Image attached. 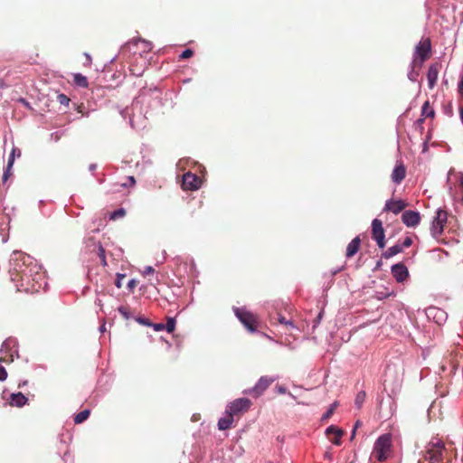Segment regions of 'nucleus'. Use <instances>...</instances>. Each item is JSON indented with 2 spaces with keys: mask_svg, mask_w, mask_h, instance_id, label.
Segmentation results:
<instances>
[{
  "mask_svg": "<svg viewBox=\"0 0 463 463\" xmlns=\"http://www.w3.org/2000/svg\"><path fill=\"white\" fill-rule=\"evenodd\" d=\"M440 68L441 65L439 63H434L429 67L427 80L428 86L430 89H433L434 86L436 85Z\"/></svg>",
  "mask_w": 463,
  "mask_h": 463,
  "instance_id": "2eb2a0df",
  "label": "nucleus"
},
{
  "mask_svg": "<svg viewBox=\"0 0 463 463\" xmlns=\"http://www.w3.org/2000/svg\"><path fill=\"white\" fill-rule=\"evenodd\" d=\"M372 238L376 241L380 249L385 247V233L383 227V222L379 219H374L372 222Z\"/></svg>",
  "mask_w": 463,
  "mask_h": 463,
  "instance_id": "1a4fd4ad",
  "label": "nucleus"
},
{
  "mask_svg": "<svg viewBox=\"0 0 463 463\" xmlns=\"http://www.w3.org/2000/svg\"><path fill=\"white\" fill-rule=\"evenodd\" d=\"M251 402L248 398H239L230 403L227 413L237 416L249 411Z\"/></svg>",
  "mask_w": 463,
  "mask_h": 463,
  "instance_id": "6e6552de",
  "label": "nucleus"
},
{
  "mask_svg": "<svg viewBox=\"0 0 463 463\" xmlns=\"http://www.w3.org/2000/svg\"><path fill=\"white\" fill-rule=\"evenodd\" d=\"M445 449V445L442 441H430L426 449L425 458L430 463H439L442 461V455Z\"/></svg>",
  "mask_w": 463,
  "mask_h": 463,
  "instance_id": "39448f33",
  "label": "nucleus"
},
{
  "mask_svg": "<svg viewBox=\"0 0 463 463\" xmlns=\"http://www.w3.org/2000/svg\"><path fill=\"white\" fill-rule=\"evenodd\" d=\"M176 321L174 317H167L166 324H165V330L168 333H172L175 329Z\"/></svg>",
  "mask_w": 463,
  "mask_h": 463,
  "instance_id": "a878e982",
  "label": "nucleus"
},
{
  "mask_svg": "<svg viewBox=\"0 0 463 463\" xmlns=\"http://www.w3.org/2000/svg\"><path fill=\"white\" fill-rule=\"evenodd\" d=\"M57 100L60 104L68 106L71 99L65 94H59Z\"/></svg>",
  "mask_w": 463,
  "mask_h": 463,
  "instance_id": "7c9ffc66",
  "label": "nucleus"
},
{
  "mask_svg": "<svg viewBox=\"0 0 463 463\" xmlns=\"http://www.w3.org/2000/svg\"><path fill=\"white\" fill-rule=\"evenodd\" d=\"M73 81L76 85H78L80 87H82V88L88 87L87 78L80 73H76L73 75Z\"/></svg>",
  "mask_w": 463,
  "mask_h": 463,
  "instance_id": "b1692460",
  "label": "nucleus"
},
{
  "mask_svg": "<svg viewBox=\"0 0 463 463\" xmlns=\"http://www.w3.org/2000/svg\"><path fill=\"white\" fill-rule=\"evenodd\" d=\"M401 252H402V246L400 244H395L394 246L390 247L388 250L383 251L382 253V258L387 260Z\"/></svg>",
  "mask_w": 463,
  "mask_h": 463,
  "instance_id": "412c9836",
  "label": "nucleus"
},
{
  "mask_svg": "<svg viewBox=\"0 0 463 463\" xmlns=\"http://www.w3.org/2000/svg\"><path fill=\"white\" fill-rule=\"evenodd\" d=\"M235 315L249 331L255 332L257 330L259 321L254 314L246 309L237 307Z\"/></svg>",
  "mask_w": 463,
  "mask_h": 463,
  "instance_id": "423d86ee",
  "label": "nucleus"
},
{
  "mask_svg": "<svg viewBox=\"0 0 463 463\" xmlns=\"http://www.w3.org/2000/svg\"><path fill=\"white\" fill-rule=\"evenodd\" d=\"M41 267L28 254L14 251L10 260L9 274L20 291H37L36 284L43 279Z\"/></svg>",
  "mask_w": 463,
  "mask_h": 463,
  "instance_id": "f257e3e1",
  "label": "nucleus"
},
{
  "mask_svg": "<svg viewBox=\"0 0 463 463\" xmlns=\"http://www.w3.org/2000/svg\"><path fill=\"white\" fill-rule=\"evenodd\" d=\"M28 402V398L25 397L22 392L12 393L10 395L9 403L11 406L23 407Z\"/></svg>",
  "mask_w": 463,
  "mask_h": 463,
  "instance_id": "a211bd4d",
  "label": "nucleus"
},
{
  "mask_svg": "<svg viewBox=\"0 0 463 463\" xmlns=\"http://www.w3.org/2000/svg\"><path fill=\"white\" fill-rule=\"evenodd\" d=\"M7 378V372L4 366L0 364V381H5Z\"/></svg>",
  "mask_w": 463,
  "mask_h": 463,
  "instance_id": "e433bc0d",
  "label": "nucleus"
},
{
  "mask_svg": "<svg viewBox=\"0 0 463 463\" xmlns=\"http://www.w3.org/2000/svg\"><path fill=\"white\" fill-rule=\"evenodd\" d=\"M421 118H419L417 122L421 124L424 118H433L435 117V111L430 106V101L426 100L421 108Z\"/></svg>",
  "mask_w": 463,
  "mask_h": 463,
  "instance_id": "6ab92c4d",
  "label": "nucleus"
},
{
  "mask_svg": "<svg viewBox=\"0 0 463 463\" xmlns=\"http://www.w3.org/2000/svg\"><path fill=\"white\" fill-rule=\"evenodd\" d=\"M201 179L190 172L183 175L182 187L184 190H196L200 187Z\"/></svg>",
  "mask_w": 463,
  "mask_h": 463,
  "instance_id": "9b49d317",
  "label": "nucleus"
},
{
  "mask_svg": "<svg viewBox=\"0 0 463 463\" xmlns=\"http://www.w3.org/2000/svg\"><path fill=\"white\" fill-rule=\"evenodd\" d=\"M361 425V421L357 420L355 422V425H354V430H353V433H352V436H351V439H354V435H355V430Z\"/></svg>",
  "mask_w": 463,
  "mask_h": 463,
  "instance_id": "79ce46f5",
  "label": "nucleus"
},
{
  "mask_svg": "<svg viewBox=\"0 0 463 463\" xmlns=\"http://www.w3.org/2000/svg\"><path fill=\"white\" fill-rule=\"evenodd\" d=\"M150 326H152L155 331L165 330V324H163V323H152V325Z\"/></svg>",
  "mask_w": 463,
  "mask_h": 463,
  "instance_id": "f704fd0d",
  "label": "nucleus"
},
{
  "mask_svg": "<svg viewBox=\"0 0 463 463\" xmlns=\"http://www.w3.org/2000/svg\"><path fill=\"white\" fill-rule=\"evenodd\" d=\"M17 149L16 148H14L9 156V159H8V164H7V167H6V170L5 171L4 173V176L3 178L5 180L7 179L8 177V175H9V172H10V169L12 168L13 166V164H14V158H15V153H16ZM18 156H20V151L18 150Z\"/></svg>",
  "mask_w": 463,
  "mask_h": 463,
  "instance_id": "4be33fe9",
  "label": "nucleus"
},
{
  "mask_svg": "<svg viewBox=\"0 0 463 463\" xmlns=\"http://www.w3.org/2000/svg\"><path fill=\"white\" fill-rule=\"evenodd\" d=\"M277 389V392L279 393V394H284L287 392V389L284 387V386H281V385H278L276 387Z\"/></svg>",
  "mask_w": 463,
  "mask_h": 463,
  "instance_id": "a19ab883",
  "label": "nucleus"
},
{
  "mask_svg": "<svg viewBox=\"0 0 463 463\" xmlns=\"http://www.w3.org/2000/svg\"><path fill=\"white\" fill-rule=\"evenodd\" d=\"M373 454L380 462H383L392 457V436L391 433L383 434L376 439Z\"/></svg>",
  "mask_w": 463,
  "mask_h": 463,
  "instance_id": "f03ea898",
  "label": "nucleus"
},
{
  "mask_svg": "<svg viewBox=\"0 0 463 463\" xmlns=\"http://www.w3.org/2000/svg\"><path fill=\"white\" fill-rule=\"evenodd\" d=\"M278 320H279V324L285 325L287 326H290L292 328L295 327V326L291 320H287L285 317H283L279 314Z\"/></svg>",
  "mask_w": 463,
  "mask_h": 463,
  "instance_id": "c756f323",
  "label": "nucleus"
},
{
  "mask_svg": "<svg viewBox=\"0 0 463 463\" xmlns=\"http://www.w3.org/2000/svg\"><path fill=\"white\" fill-rule=\"evenodd\" d=\"M136 320L143 326H150L152 325V322H150L149 319L146 317H137Z\"/></svg>",
  "mask_w": 463,
  "mask_h": 463,
  "instance_id": "473e14b6",
  "label": "nucleus"
},
{
  "mask_svg": "<svg viewBox=\"0 0 463 463\" xmlns=\"http://www.w3.org/2000/svg\"><path fill=\"white\" fill-rule=\"evenodd\" d=\"M5 87V82L3 80H0V89H3Z\"/></svg>",
  "mask_w": 463,
  "mask_h": 463,
  "instance_id": "c03bdc74",
  "label": "nucleus"
},
{
  "mask_svg": "<svg viewBox=\"0 0 463 463\" xmlns=\"http://www.w3.org/2000/svg\"><path fill=\"white\" fill-rule=\"evenodd\" d=\"M461 185H463V181L461 182Z\"/></svg>",
  "mask_w": 463,
  "mask_h": 463,
  "instance_id": "3c124183",
  "label": "nucleus"
},
{
  "mask_svg": "<svg viewBox=\"0 0 463 463\" xmlns=\"http://www.w3.org/2000/svg\"><path fill=\"white\" fill-rule=\"evenodd\" d=\"M448 221V213L442 209H439L436 212V215L433 218L430 232L434 239L439 240L443 233L444 227Z\"/></svg>",
  "mask_w": 463,
  "mask_h": 463,
  "instance_id": "20e7f679",
  "label": "nucleus"
},
{
  "mask_svg": "<svg viewBox=\"0 0 463 463\" xmlns=\"http://www.w3.org/2000/svg\"><path fill=\"white\" fill-rule=\"evenodd\" d=\"M129 179H130V182L134 184H135V178L133 176H130Z\"/></svg>",
  "mask_w": 463,
  "mask_h": 463,
  "instance_id": "de8ad7c7",
  "label": "nucleus"
},
{
  "mask_svg": "<svg viewBox=\"0 0 463 463\" xmlns=\"http://www.w3.org/2000/svg\"><path fill=\"white\" fill-rule=\"evenodd\" d=\"M431 55V42L430 38H424L415 47L411 66L413 69L420 68L425 61Z\"/></svg>",
  "mask_w": 463,
  "mask_h": 463,
  "instance_id": "7ed1b4c3",
  "label": "nucleus"
},
{
  "mask_svg": "<svg viewBox=\"0 0 463 463\" xmlns=\"http://www.w3.org/2000/svg\"><path fill=\"white\" fill-rule=\"evenodd\" d=\"M392 274L398 282H403L409 277L408 269L402 263L394 264L392 267Z\"/></svg>",
  "mask_w": 463,
  "mask_h": 463,
  "instance_id": "4468645a",
  "label": "nucleus"
},
{
  "mask_svg": "<svg viewBox=\"0 0 463 463\" xmlns=\"http://www.w3.org/2000/svg\"><path fill=\"white\" fill-rule=\"evenodd\" d=\"M136 286H137V282H136V280H135V279H131V280L128 282V287L129 288H134Z\"/></svg>",
  "mask_w": 463,
  "mask_h": 463,
  "instance_id": "37998d69",
  "label": "nucleus"
},
{
  "mask_svg": "<svg viewBox=\"0 0 463 463\" xmlns=\"http://www.w3.org/2000/svg\"><path fill=\"white\" fill-rule=\"evenodd\" d=\"M406 176V168L402 163H399L395 165L392 173V180L395 184H400Z\"/></svg>",
  "mask_w": 463,
  "mask_h": 463,
  "instance_id": "f3484780",
  "label": "nucleus"
},
{
  "mask_svg": "<svg viewBox=\"0 0 463 463\" xmlns=\"http://www.w3.org/2000/svg\"><path fill=\"white\" fill-rule=\"evenodd\" d=\"M336 406H337V403H336V402H334V403L330 406V408L327 410V411L324 414L323 418H324V419H328V418H330V417L333 415V413H334V411H335V410Z\"/></svg>",
  "mask_w": 463,
  "mask_h": 463,
  "instance_id": "2f4dec72",
  "label": "nucleus"
},
{
  "mask_svg": "<svg viewBox=\"0 0 463 463\" xmlns=\"http://www.w3.org/2000/svg\"><path fill=\"white\" fill-rule=\"evenodd\" d=\"M118 310L125 319H129L131 317V312L128 307L121 306Z\"/></svg>",
  "mask_w": 463,
  "mask_h": 463,
  "instance_id": "c85d7f7f",
  "label": "nucleus"
},
{
  "mask_svg": "<svg viewBox=\"0 0 463 463\" xmlns=\"http://www.w3.org/2000/svg\"><path fill=\"white\" fill-rule=\"evenodd\" d=\"M86 57H87L88 60H90V57L89 54H86Z\"/></svg>",
  "mask_w": 463,
  "mask_h": 463,
  "instance_id": "8fccbe9b",
  "label": "nucleus"
},
{
  "mask_svg": "<svg viewBox=\"0 0 463 463\" xmlns=\"http://www.w3.org/2000/svg\"><path fill=\"white\" fill-rule=\"evenodd\" d=\"M365 398H366V393L364 391H361L356 394V397L354 400V404L358 409H360L363 406V404L365 401Z\"/></svg>",
  "mask_w": 463,
  "mask_h": 463,
  "instance_id": "393cba45",
  "label": "nucleus"
},
{
  "mask_svg": "<svg viewBox=\"0 0 463 463\" xmlns=\"http://www.w3.org/2000/svg\"><path fill=\"white\" fill-rule=\"evenodd\" d=\"M193 54H194V52L191 49H186L181 53L180 58L181 59H188V58L192 57Z\"/></svg>",
  "mask_w": 463,
  "mask_h": 463,
  "instance_id": "72a5a7b5",
  "label": "nucleus"
},
{
  "mask_svg": "<svg viewBox=\"0 0 463 463\" xmlns=\"http://www.w3.org/2000/svg\"><path fill=\"white\" fill-rule=\"evenodd\" d=\"M409 79H410L411 80H415V79H414V75H411V74H410V75H409Z\"/></svg>",
  "mask_w": 463,
  "mask_h": 463,
  "instance_id": "a18cd8bd",
  "label": "nucleus"
},
{
  "mask_svg": "<svg viewBox=\"0 0 463 463\" xmlns=\"http://www.w3.org/2000/svg\"><path fill=\"white\" fill-rule=\"evenodd\" d=\"M98 255L100 259L101 265L103 267H106L108 265V263H107V260H106L105 249L102 247L101 244H99V246H98Z\"/></svg>",
  "mask_w": 463,
  "mask_h": 463,
  "instance_id": "bb28decb",
  "label": "nucleus"
},
{
  "mask_svg": "<svg viewBox=\"0 0 463 463\" xmlns=\"http://www.w3.org/2000/svg\"><path fill=\"white\" fill-rule=\"evenodd\" d=\"M458 92L463 95V75L461 76V79L458 84Z\"/></svg>",
  "mask_w": 463,
  "mask_h": 463,
  "instance_id": "ea45409f",
  "label": "nucleus"
},
{
  "mask_svg": "<svg viewBox=\"0 0 463 463\" xmlns=\"http://www.w3.org/2000/svg\"><path fill=\"white\" fill-rule=\"evenodd\" d=\"M402 221L407 227L414 228L420 222V214L411 210L404 211L402 214Z\"/></svg>",
  "mask_w": 463,
  "mask_h": 463,
  "instance_id": "f8f14e48",
  "label": "nucleus"
},
{
  "mask_svg": "<svg viewBox=\"0 0 463 463\" xmlns=\"http://www.w3.org/2000/svg\"><path fill=\"white\" fill-rule=\"evenodd\" d=\"M325 457L330 458V455L328 453H326Z\"/></svg>",
  "mask_w": 463,
  "mask_h": 463,
  "instance_id": "09e8293b",
  "label": "nucleus"
},
{
  "mask_svg": "<svg viewBox=\"0 0 463 463\" xmlns=\"http://www.w3.org/2000/svg\"><path fill=\"white\" fill-rule=\"evenodd\" d=\"M124 278H125V275L119 274V273L117 274V280L115 282L117 288H120L122 287L121 279Z\"/></svg>",
  "mask_w": 463,
  "mask_h": 463,
  "instance_id": "4c0bfd02",
  "label": "nucleus"
},
{
  "mask_svg": "<svg viewBox=\"0 0 463 463\" xmlns=\"http://www.w3.org/2000/svg\"><path fill=\"white\" fill-rule=\"evenodd\" d=\"M233 422V416L231 413H227V415L223 418H221L218 421V428L221 430H226L232 427Z\"/></svg>",
  "mask_w": 463,
  "mask_h": 463,
  "instance_id": "aec40b11",
  "label": "nucleus"
},
{
  "mask_svg": "<svg viewBox=\"0 0 463 463\" xmlns=\"http://www.w3.org/2000/svg\"><path fill=\"white\" fill-rule=\"evenodd\" d=\"M126 215V210L124 208H119L116 211H114L113 213H110V220H117L118 218H122Z\"/></svg>",
  "mask_w": 463,
  "mask_h": 463,
  "instance_id": "cd10ccee",
  "label": "nucleus"
},
{
  "mask_svg": "<svg viewBox=\"0 0 463 463\" xmlns=\"http://www.w3.org/2000/svg\"><path fill=\"white\" fill-rule=\"evenodd\" d=\"M154 272H155L154 268L151 267V266H147V267L145 268L143 273H144V275H148V274H153Z\"/></svg>",
  "mask_w": 463,
  "mask_h": 463,
  "instance_id": "58836bf2",
  "label": "nucleus"
},
{
  "mask_svg": "<svg viewBox=\"0 0 463 463\" xmlns=\"http://www.w3.org/2000/svg\"><path fill=\"white\" fill-rule=\"evenodd\" d=\"M409 79H410L411 80H415V79H414V75H411V74H410V75H409Z\"/></svg>",
  "mask_w": 463,
  "mask_h": 463,
  "instance_id": "49530a36",
  "label": "nucleus"
},
{
  "mask_svg": "<svg viewBox=\"0 0 463 463\" xmlns=\"http://www.w3.org/2000/svg\"><path fill=\"white\" fill-rule=\"evenodd\" d=\"M361 248V239L359 236L354 238L347 245L345 257L347 259L353 258Z\"/></svg>",
  "mask_w": 463,
  "mask_h": 463,
  "instance_id": "dca6fc26",
  "label": "nucleus"
},
{
  "mask_svg": "<svg viewBox=\"0 0 463 463\" xmlns=\"http://www.w3.org/2000/svg\"><path fill=\"white\" fill-rule=\"evenodd\" d=\"M275 378L268 375L261 376L254 387L244 390L243 393L250 395L253 398H259L275 382Z\"/></svg>",
  "mask_w": 463,
  "mask_h": 463,
  "instance_id": "0eeeda50",
  "label": "nucleus"
},
{
  "mask_svg": "<svg viewBox=\"0 0 463 463\" xmlns=\"http://www.w3.org/2000/svg\"><path fill=\"white\" fill-rule=\"evenodd\" d=\"M326 435L333 444L339 446L342 443L344 431L338 427L331 425L326 430Z\"/></svg>",
  "mask_w": 463,
  "mask_h": 463,
  "instance_id": "ddd939ff",
  "label": "nucleus"
},
{
  "mask_svg": "<svg viewBox=\"0 0 463 463\" xmlns=\"http://www.w3.org/2000/svg\"><path fill=\"white\" fill-rule=\"evenodd\" d=\"M90 411L88 409L81 411L80 412L77 413L74 416V419H73L74 423L75 424L82 423L90 417Z\"/></svg>",
  "mask_w": 463,
  "mask_h": 463,
  "instance_id": "5701e85b",
  "label": "nucleus"
},
{
  "mask_svg": "<svg viewBox=\"0 0 463 463\" xmlns=\"http://www.w3.org/2000/svg\"><path fill=\"white\" fill-rule=\"evenodd\" d=\"M408 206V203L402 199H390L386 201L383 211L390 212L394 214H399L400 213H403L405 208Z\"/></svg>",
  "mask_w": 463,
  "mask_h": 463,
  "instance_id": "9d476101",
  "label": "nucleus"
},
{
  "mask_svg": "<svg viewBox=\"0 0 463 463\" xmlns=\"http://www.w3.org/2000/svg\"><path fill=\"white\" fill-rule=\"evenodd\" d=\"M412 244V240L411 237H406L405 240L403 241L402 244H400L401 246H402V250L404 248H409L411 247Z\"/></svg>",
  "mask_w": 463,
  "mask_h": 463,
  "instance_id": "c9c22d12",
  "label": "nucleus"
}]
</instances>
